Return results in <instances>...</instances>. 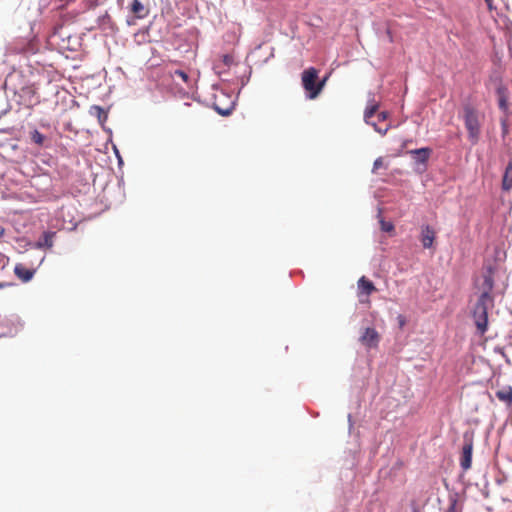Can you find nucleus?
Returning a JSON list of instances; mask_svg holds the SVG:
<instances>
[{"label":"nucleus","instance_id":"obj_29","mask_svg":"<svg viewBox=\"0 0 512 512\" xmlns=\"http://www.w3.org/2000/svg\"><path fill=\"white\" fill-rule=\"evenodd\" d=\"M485 2L487 3L488 8L491 10L492 9V0H485Z\"/></svg>","mask_w":512,"mask_h":512},{"label":"nucleus","instance_id":"obj_26","mask_svg":"<svg viewBox=\"0 0 512 512\" xmlns=\"http://www.w3.org/2000/svg\"><path fill=\"white\" fill-rule=\"evenodd\" d=\"M446 512H458V511H457V508H456V502H453V503L449 506V508L447 509V511H446Z\"/></svg>","mask_w":512,"mask_h":512},{"label":"nucleus","instance_id":"obj_6","mask_svg":"<svg viewBox=\"0 0 512 512\" xmlns=\"http://www.w3.org/2000/svg\"><path fill=\"white\" fill-rule=\"evenodd\" d=\"M358 298L361 303L368 302L369 296L377 289L372 281L362 276L357 282Z\"/></svg>","mask_w":512,"mask_h":512},{"label":"nucleus","instance_id":"obj_7","mask_svg":"<svg viewBox=\"0 0 512 512\" xmlns=\"http://www.w3.org/2000/svg\"><path fill=\"white\" fill-rule=\"evenodd\" d=\"M472 451H473V439L464 436V443L462 447V453L460 458V465L464 471L471 468L472 464Z\"/></svg>","mask_w":512,"mask_h":512},{"label":"nucleus","instance_id":"obj_19","mask_svg":"<svg viewBox=\"0 0 512 512\" xmlns=\"http://www.w3.org/2000/svg\"><path fill=\"white\" fill-rule=\"evenodd\" d=\"M221 61L227 67L234 64V56L232 54H224L221 56Z\"/></svg>","mask_w":512,"mask_h":512},{"label":"nucleus","instance_id":"obj_17","mask_svg":"<svg viewBox=\"0 0 512 512\" xmlns=\"http://www.w3.org/2000/svg\"><path fill=\"white\" fill-rule=\"evenodd\" d=\"M92 111H94L95 115L97 116L99 122L103 123L107 120V112L100 106H93Z\"/></svg>","mask_w":512,"mask_h":512},{"label":"nucleus","instance_id":"obj_14","mask_svg":"<svg viewBox=\"0 0 512 512\" xmlns=\"http://www.w3.org/2000/svg\"><path fill=\"white\" fill-rule=\"evenodd\" d=\"M56 235V232L47 231L44 232L41 239L38 241L36 246L38 248H51L53 246V240Z\"/></svg>","mask_w":512,"mask_h":512},{"label":"nucleus","instance_id":"obj_5","mask_svg":"<svg viewBox=\"0 0 512 512\" xmlns=\"http://www.w3.org/2000/svg\"><path fill=\"white\" fill-rule=\"evenodd\" d=\"M476 286L480 291V296L492 297L491 293L494 288V278L490 269L481 275L476 282Z\"/></svg>","mask_w":512,"mask_h":512},{"label":"nucleus","instance_id":"obj_8","mask_svg":"<svg viewBox=\"0 0 512 512\" xmlns=\"http://www.w3.org/2000/svg\"><path fill=\"white\" fill-rule=\"evenodd\" d=\"M380 340L379 333L374 328H366L360 337L361 343L368 348H375L378 346Z\"/></svg>","mask_w":512,"mask_h":512},{"label":"nucleus","instance_id":"obj_15","mask_svg":"<svg viewBox=\"0 0 512 512\" xmlns=\"http://www.w3.org/2000/svg\"><path fill=\"white\" fill-rule=\"evenodd\" d=\"M131 12L139 19L147 16L148 10L140 2V0H133L131 4Z\"/></svg>","mask_w":512,"mask_h":512},{"label":"nucleus","instance_id":"obj_13","mask_svg":"<svg viewBox=\"0 0 512 512\" xmlns=\"http://www.w3.org/2000/svg\"><path fill=\"white\" fill-rule=\"evenodd\" d=\"M431 152L432 151L430 148L424 147L420 149L411 150L409 153L416 156L415 159L417 162L425 164L428 161Z\"/></svg>","mask_w":512,"mask_h":512},{"label":"nucleus","instance_id":"obj_18","mask_svg":"<svg viewBox=\"0 0 512 512\" xmlns=\"http://www.w3.org/2000/svg\"><path fill=\"white\" fill-rule=\"evenodd\" d=\"M31 140L35 144L42 146L45 141V136L42 133H40L38 130H34L31 132Z\"/></svg>","mask_w":512,"mask_h":512},{"label":"nucleus","instance_id":"obj_2","mask_svg":"<svg viewBox=\"0 0 512 512\" xmlns=\"http://www.w3.org/2000/svg\"><path fill=\"white\" fill-rule=\"evenodd\" d=\"M318 70L310 67L302 72L301 80L309 99H315L323 90V83H318Z\"/></svg>","mask_w":512,"mask_h":512},{"label":"nucleus","instance_id":"obj_21","mask_svg":"<svg viewBox=\"0 0 512 512\" xmlns=\"http://www.w3.org/2000/svg\"><path fill=\"white\" fill-rule=\"evenodd\" d=\"M381 223V229L385 232H392L394 231V225L391 222H386L384 220L380 221Z\"/></svg>","mask_w":512,"mask_h":512},{"label":"nucleus","instance_id":"obj_16","mask_svg":"<svg viewBox=\"0 0 512 512\" xmlns=\"http://www.w3.org/2000/svg\"><path fill=\"white\" fill-rule=\"evenodd\" d=\"M234 108L233 102H230L226 107L220 106V104L217 102V100L214 102V109L223 116L229 115Z\"/></svg>","mask_w":512,"mask_h":512},{"label":"nucleus","instance_id":"obj_3","mask_svg":"<svg viewBox=\"0 0 512 512\" xmlns=\"http://www.w3.org/2000/svg\"><path fill=\"white\" fill-rule=\"evenodd\" d=\"M493 302V297L479 296L472 310L474 320H488V311L493 308Z\"/></svg>","mask_w":512,"mask_h":512},{"label":"nucleus","instance_id":"obj_4","mask_svg":"<svg viewBox=\"0 0 512 512\" xmlns=\"http://www.w3.org/2000/svg\"><path fill=\"white\" fill-rule=\"evenodd\" d=\"M379 108V103L372 97L368 100L366 109L364 111V120L367 124L372 125L374 129L381 135H385L390 129V125L386 124L384 127L378 126L376 122L372 121L373 116Z\"/></svg>","mask_w":512,"mask_h":512},{"label":"nucleus","instance_id":"obj_20","mask_svg":"<svg viewBox=\"0 0 512 512\" xmlns=\"http://www.w3.org/2000/svg\"><path fill=\"white\" fill-rule=\"evenodd\" d=\"M488 323L489 322H476V328L479 335H484L487 330Z\"/></svg>","mask_w":512,"mask_h":512},{"label":"nucleus","instance_id":"obj_12","mask_svg":"<svg viewBox=\"0 0 512 512\" xmlns=\"http://www.w3.org/2000/svg\"><path fill=\"white\" fill-rule=\"evenodd\" d=\"M498 400L510 406L512 404V387L505 386L495 393Z\"/></svg>","mask_w":512,"mask_h":512},{"label":"nucleus","instance_id":"obj_23","mask_svg":"<svg viewBox=\"0 0 512 512\" xmlns=\"http://www.w3.org/2000/svg\"><path fill=\"white\" fill-rule=\"evenodd\" d=\"M383 167V158L382 157H378L374 163H373V168H372V172L373 173H376L378 171V169L382 168Z\"/></svg>","mask_w":512,"mask_h":512},{"label":"nucleus","instance_id":"obj_9","mask_svg":"<svg viewBox=\"0 0 512 512\" xmlns=\"http://www.w3.org/2000/svg\"><path fill=\"white\" fill-rule=\"evenodd\" d=\"M435 238H436V232L431 226L424 225L421 227L420 241L424 248H426V249L431 248L433 246Z\"/></svg>","mask_w":512,"mask_h":512},{"label":"nucleus","instance_id":"obj_30","mask_svg":"<svg viewBox=\"0 0 512 512\" xmlns=\"http://www.w3.org/2000/svg\"><path fill=\"white\" fill-rule=\"evenodd\" d=\"M4 234V229L3 228H0V237H2Z\"/></svg>","mask_w":512,"mask_h":512},{"label":"nucleus","instance_id":"obj_31","mask_svg":"<svg viewBox=\"0 0 512 512\" xmlns=\"http://www.w3.org/2000/svg\"><path fill=\"white\" fill-rule=\"evenodd\" d=\"M5 286H6V284L0 283V289L4 288Z\"/></svg>","mask_w":512,"mask_h":512},{"label":"nucleus","instance_id":"obj_28","mask_svg":"<svg viewBox=\"0 0 512 512\" xmlns=\"http://www.w3.org/2000/svg\"><path fill=\"white\" fill-rule=\"evenodd\" d=\"M327 80H328V76H325L322 80L318 81V83H323V87H324Z\"/></svg>","mask_w":512,"mask_h":512},{"label":"nucleus","instance_id":"obj_11","mask_svg":"<svg viewBox=\"0 0 512 512\" xmlns=\"http://www.w3.org/2000/svg\"><path fill=\"white\" fill-rule=\"evenodd\" d=\"M512 189V161L508 163L502 178V190L510 192Z\"/></svg>","mask_w":512,"mask_h":512},{"label":"nucleus","instance_id":"obj_24","mask_svg":"<svg viewBox=\"0 0 512 512\" xmlns=\"http://www.w3.org/2000/svg\"><path fill=\"white\" fill-rule=\"evenodd\" d=\"M388 118V113L385 111L379 112L377 114V120L378 122H384Z\"/></svg>","mask_w":512,"mask_h":512},{"label":"nucleus","instance_id":"obj_10","mask_svg":"<svg viewBox=\"0 0 512 512\" xmlns=\"http://www.w3.org/2000/svg\"><path fill=\"white\" fill-rule=\"evenodd\" d=\"M14 273L23 282H28L32 279L35 271L33 269L26 268L23 264H17L14 268Z\"/></svg>","mask_w":512,"mask_h":512},{"label":"nucleus","instance_id":"obj_1","mask_svg":"<svg viewBox=\"0 0 512 512\" xmlns=\"http://www.w3.org/2000/svg\"><path fill=\"white\" fill-rule=\"evenodd\" d=\"M462 119L468 132V139L472 144L478 143L481 135L482 116L480 112L470 104L463 106Z\"/></svg>","mask_w":512,"mask_h":512},{"label":"nucleus","instance_id":"obj_22","mask_svg":"<svg viewBox=\"0 0 512 512\" xmlns=\"http://www.w3.org/2000/svg\"><path fill=\"white\" fill-rule=\"evenodd\" d=\"M174 74L176 76L180 77L183 82H185L186 84H189L190 78L186 72H184L182 70H176Z\"/></svg>","mask_w":512,"mask_h":512},{"label":"nucleus","instance_id":"obj_27","mask_svg":"<svg viewBox=\"0 0 512 512\" xmlns=\"http://www.w3.org/2000/svg\"><path fill=\"white\" fill-rule=\"evenodd\" d=\"M26 92H28L31 95H35V90L31 87L25 89Z\"/></svg>","mask_w":512,"mask_h":512},{"label":"nucleus","instance_id":"obj_25","mask_svg":"<svg viewBox=\"0 0 512 512\" xmlns=\"http://www.w3.org/2000/svg\"><path fill=\"white\" fill-rule=\"evenodd\" d=\"M499 107L502 110H506L507 109V101H506V99L504 97H500V99H499Z\"/></svg>","mask_w":512,"mask_h":512}]
</instances>
